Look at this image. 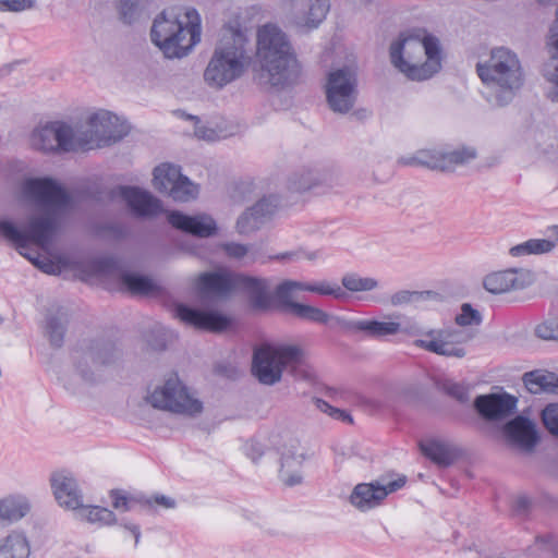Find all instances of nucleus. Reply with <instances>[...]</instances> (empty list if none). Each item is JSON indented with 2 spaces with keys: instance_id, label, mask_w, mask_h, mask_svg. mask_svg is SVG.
Returning <instances> with one entry per match:
<instances>
[{
  "instance_id": "obj_1",
  "label": "nucleus",
  "mask_w": 558,
  "mask_h": 558,
  "mask_svg": "<svg viewBox=\"0 0 558 558\" xmlns=\"http://www.w3.org/2000/svg\"><path fill=\"white\" fill-rule=\"evenodd\" d=\"M23 193L43 210V215L29 216L23 229H19L10 221L0 220V233L14 243L19 253L39 269L46 274H53L54 265L49 260H40L39 256L29 254L27 252L28 243L32 242L41 248H47L57 234L62 218L73 209V198L50 178L26 180L23 184Z\"/></svg>"
},
{
  "instance_id": "obj_2",
  "label": "nucleus",
  "mask_w": 558,
  "mask_h": 558,
  "mask_svg": "<svg viewBox=\"0 0 558 558\" xmlns=\"http://www.w3.org/2000/svg\"><path fill=\"white\" fill-rule=\"evenodd\" d=\"M476 73L484 85V98L493 107L511 104L524 84L519 56L505 46L492 48L488 58L477 62Z\"/></svg>"
},
{
  "instance_id": "obj_3",
  "label": "nucleus",
  "mask_w": 558,
  "mask_h": 558,
  "mask_svg": "<svg viewBox=\"0 0 558 558\" xmlns=\"http://www.w3.org/2000/svg\"><path fill=\"white\" fill-rule=\"evenodd\" d=\"M257 60L260 78L275 87H284L296 83L301 75V65L295 51L278 26L266 24L257 32Z\"/></svg>"
},
{
  "instance_id": "obj_4",
  "label": "nucleus",
  "mask_w": 558,
  "mask_h": 558,
  "mask_svg": "<svg viewBox=\"0 0 558 558\" xmlns=\"http://www.w3.org/2000/svg\"><path fill=\"white\" fill-rule=\"evenodd\" d=\"M196 10L165 9L153 21L150 40L167 59H182L201 41Z\"/></svg>"
},
{
  "instance_id": "obj_5",
  "label": "nucleus",
  "mask_w": 558,
  "mask_h": 558,
  "mask_svg": "<svg viewBox=\"0 0 558 558\" xmlns=\"http://www.w3.org/2000/svg\"><path fill=\"white\" fill-rule=\"evenodd\" d=\"M389 53L392 65L412 81L428 80L441 68L439 39L425 31L401 34Z\"/></svg>"
},
{
  "instance_id": "obj_6",
  "label": "nucleus",
  "mask_w": 558,
  "mask_h": 558,
  "mask_svg": "<svg viewBox=\"0 0 558 558\" xmlns=\"http://www.w3.org/2000/svg\"><path fill=\"white\" fill-rule=\"evenodd\" d=\"M247 44V37L240 28L228 26L222 29L204 71V80L210 87L221 89L246 72L252 62Z\"/></svg>"
},
{
  "instance_id": "obj_7",
  "label": "nucleus",
  "mask_w": 558,
  "mask_h": 558,
  "mask_svg": "<svg viewBox=\"0 0 558 558\" xmlns=\"http://www.w3.org/2000/svg\"><path fill=\"white\" fill-rule=\"evenodd\" d=\"M303 356L299 345L262 343L253 351L252 374L260 384L272 386L281 380L286 368L295 367Z\"/></svg>"
},
{
  "instance_id": "obj_8",
  "label": "nucleus",
  "mask_w": 558,
  "mask_h": 558,
  "mask_svg": "<svg viewBox=\"0 0 558 558\" xmlns=\"http://www.w3.org/2000/svg\"><path fill=\"white\" fill-rule=\"evenodd\" d=\"M147 402L156 409L189 417H195L203 412V402L190 392L177 374L156 386L147 396Z\"/></svg>"
},
{
  "instance_id": "obj_9",
  "label": "nucleus",
  "mask_w": 558,
  "mask_h": 558,
  "mask_svg": "<svg viewBox=\"0 0 558 558\" xmlns=\"http://www.w3.org/2000/svg\"><path fill=\"white\" fill-rule=\"evenodd\" d=\"M129 133V126L107 110L90 114L85 126L75 131L78 148L104 147L121 141Z\"/></svg>"
},
{
  "instance_id": "obj_10",
  "label": "nucleus",
  "mask_w": 558,
  "mask_h": 558,
  "mask_svg": "<svg viewBox=\"0 0 558 558\" xmlns=\"http://www.w3.org/2000/svg\"><path fill=\"white\" fill-rule=\"evenodd\" d=\"M401 331L409 336H425L426 339L414 341V344L421 349L438 355L458 359L465 356L466 351L462 345L472 338L471 333L457 328L423 331L417 324L401 326Z\"/></svg>"
},
{
  "instance_id": "obj_11",
  "label": "nucleus",
  "mask_w": 558,
  "mask_h": 558,
  "mask_svg": "<svg viewBox=\"0 0 558 558\" xmlns=\"http://www.w3.org/2000/svg\"><path fill=\"white\" fill-rule=\"evenodd\" d=\"M120 357V351L110 341L94 340L78 345L72 354L75 369L87 383L97 379L101 367L114 364Z\"/></svg>"
},
{
  "instance_id": "obj_12",
  "label": "nucleus",
  "mask_w": 558,
  "mask_h": 558,
  "mask_svg": "<svg viewBox=\"0 0 558 558\" xmlns=\"http://www.w3.org/2000/svg\"><path fill=\"white\" fill-rule=\"evenodd\" d=\"M31 146L39 151H73L77 142L75 131L64 122L54 121L36 128L29 137Z\"/></svg>"
},
{
  "instance_id": "obj_13",
  "label": "nucleus",
  "mask_w": 558,
  "mask_h": 558,
  "mask_svg": "<svg viewBox=\"0 0 558 558\" xmlns=\"http://www.w3.org/2000/svg\"><path fill=\"white\" fill-rule=\"evenodd\" d=\"M326 97L330 109L347 113L356 99V75L350 68L338 69L328 75Z\"/></svg>"
},
{
  "instance_id": "obj_14",
  "label": "nucleus",
  "mask_w": 558,
  "mask_h": 558,
  "mask_svg": "<svg viewBox=\"0 0 558 558\" xmlns=\"http://www.w3.org/2000/svg\"><path fill=\"white\" fill-rule=\"evenodd\" d=\"M476 157L477 153L475 148L463 146L452 150H421L414 157L403 159V163L423 166L442 172H451L458 167L469 165Z\"/></svg>"
},
{
  "instance_id": "obj_15",
  "label": "nucleus",
  "mask_w": 558,
  "mask_h": 558,
  "mask_svg": "<svg viewBox=\"0 0 558 558\" xmlns=\"http://www.w3.org/2000/svg\"><path fill=\"white\" fill-rule=\"evenodd\" d=\"M89 267L97 276L118 277L122 288L132 294L146 295L156 289L155 282L149 277L120 269L113 258L105 257L94 259Z\"/></svg>"
},
{
  "instance_id": "obj_16",
  "label": "nucleus",
  "mask_w": 558,
  "mask_h": 558,
  "mask_svg": "<svg viewBox=\"0 0 558 558\" xmlns=\"http://www.w3.org/2000/svg\"><path fill=\"white\" fill-rule=\"evenodd\" d=\"M279 454V478L289 487L302 483L301 468L306 459V449L293 437H287L277 446Z\"/></svg>"
},
{
  "instance_id": "obj_17",
  "label": "nucleus",
  "mask_w": 558,
  "mask_h": 558,
  "mask_svg": "<svg viewBox=\"0 0 558 558\" xmlns=\"http://www.w3.org/2000/svg\"><path fill=\"white\" fill-rule=\"evenodd\" d=\"M405 476L395 481L377 480L373 483L357 484L351 496V504L361 511L369 510L378 506L390 493L397 492L405 484Z\"/></svg>"
},
{
  "instance_id": "obj_18",
  "label": "nucleus",
  "mask_w": 558,
  "mask_h": 558,
  "mask_svg": "<svg viewBox=\"0 0 558 558\" xmlns=\"http://www.w3.org/2000/svg\"><path fill=\"white\" fill-rule=\"evenodd\" d=\"M291 22L299 27L316 28L329 11V0H288Z\"/></svg>"
},
{
  "instance_id": "obj_19",
  "label": "nucleus",
  "mask_w": 558,
  "mask_h": 558,
  "mask_svg": "<svg viewBox=\"0 0 558 558\" xmlns=\"http://www.w3.org/2000/svg\"><path fill=\"white\" fill-rule=\"evenodd\" d=\"M518 399L509 393L480 395L474 400L477 413L487 421H501L517 410Z\"/></svg>"
},
{
  "instance_id": "obj_20",
  "label": "nucleus",
  "mask_w": 558,
  "mask_h": 558,
  "mask_svg": "<svg viewBox=\"0 0 558 558\" xmlns=\"http://www.w3.org/2000/svg\"><path fill=\"white\" fill-rule=\"evenodd\" d=\"M235 282L236 289L246 293L254 310L266 311L271 306L272 287L269 279L238 274Z\"/></svg>"
},
{
  "instance_id": "obj_21",
  "label": "nucleus",
  "mask_w": 558,
  "mask_h": 558,
  "mask_svg": "<svg viewBox=\"0 0 558 558\" xmlns=\"http://www.w3.org/2000/svg\"><path fill=\"white\" fill-rule=\"evenodd\" d=\"M118 193L136 217H155L162 213L161 202L147 191L135 186H119Z\"/></svg>"
},
{
  "instance_id": "obj_22",
  "label": "nucleus",
  "mask_w": 558,
  "mask_h": 558,
  "mask_svg": "<svg viewBox=\"0 0 558 558\" xmlns=\"http://www.w3.org/2000/svg\"><path fill=\"white\" fill-rule=\"evenodd\" d=\"M175 312L183 323L198 329L222 331L230 325V319L217 312L201 311L182 304L178 305Z\"/></svg>"
},
{
  "instance_id": "obj_23",
  "label": "nucleus",
  "mask_w": 558,
  "mask_h": 558,
  "mask_svg": "<svg viewBox=\"0 0 558 558\" xmlns=\"http://www.w3.org/2000/svg\"><path fill=\"white\" fill-rule=\"evenodd\" d=\"M50 482L58 504L74 512L83 502V495L73 475L57 472L51 475Z\"/></svg>"
},
{
  "instance_id": "obj_24",
  "label": "nucleus",
  "mask_w": 558,
  "mask_h": 558,
  "mask_svg": "<svg viewBox=\"0 0 558 558\" xmlns=\"http://www.w3.org/2000/svg\"><path fill=\"white\" fill-rule=\"evenodd\" d=\"M504 432L510 444L525 451H532L538 441L535 424L524 416H517L509 421Z\"/></svg>"
},
{
  "instance_id": "obj_25",
  "label": "nucleus",
  "mask_w": 558,
  "mask_h": 558,
  "mask_svg": "<svg viewBox=\"0 0 558 558\" xmlns=\"http://www.w3.org/2000/svg\"><path fill=\"white\" fill-rule=\"evenodd\" d=\"M168 221L175 229L199 238H208L217 229L215 220L207 215L187 216L173 210L168 214Z\"/></svg>"
},
{
  "instance_id": "obj_26",
  "label": "nucleus",
  "mask_w": 558,
  "mask_h": 558,
  "mask_svg": "<svg viewBox=\"0 0 558 558\" xmlns=\"http://www.w3.org/2000/svg\"><path fill=\"white\" fill-rule=\"evenodd\" d=\"M221 248L223 250V252L226 253V255L229 258L236 259V260L245 259L244 265H251L256 262L264 264L267 262V259H271V258L278 259V260H292L298 256V254L294 252H286L283 254L267 257L263 253L262 246L245 245V244L235 243V242L223 243V244H221Z\"/></svg>"
},
{
  "instance_id": "obj_27",
  "label": "nucleus",
  "mask_w": 558,
  "mask_h": 558,
  "mask_svg": "<svg viewBox=\"0 0 558 558\" xmlns=\"http://www.w3.org/2000/svg\"><path fill=\"white\" fill-rule=\"evenodd\" d=\"M420 449L425 457L440 468L452 465L463 454L462 449L453 442L438 438L421 441Z\"/></svg>"
},
{
  "instance_id": "obj_28",
  "label": "nucleus",
  "mask_w": 558,
  "mask_h": 558,
  "mask_svg": "<svg viewBox=\"0 0 558 558\" xmlns=\"http://www.w3.org/2000/svg\"><path fill=\"white\" fill-rule=\"evenodd\" d=\"M277 205L271 198L264 197L243 213L236 221V230L241 234H247L258 230L264 222L275 213Z\"/></svg>"
},
{
  "instance_id": "obj_29",
  "label": "nucleus",
  "mask_w": 558,
  "mask_h": 558,
  "mask_svg": "<svg viewBox=\"0 0 558 558\" xmlns=\"http://www.w3.org/2000/svg\"><path fill=\"white\" fill-rule=\"evenodd\" d=\"M235 275L226 272H204L199 275L197 286L205 296L223 298L236 289Z\"/></svg>"
},
{
  "instance_id": "obj_30",
  "label": "nucleus",
  "mask_w": 558,
  "mask_h": 558,
  "mask_svg": "<svg viewBox=\"0 0 558 558\" xmlns=\"http://www.w3.org/2000/svg\"><path fill=\"white\" fill-rule=\"evenodd\" d=\"M484 288L494 294H501L512 290L523 289L525 280L523 272L517 269L496 271L487 275L483 281Z\"/></svg>"
},
{
  "instance_id": "obj_31",
  "label": "nucleus",
  "mask_w": 558,
  "mask_h": 558,
  "mask_svg": "<svg viewBox=\"0 0 558 558\" xmlns=\"http://www.w3.org/2000/svg\"><path fill=\"white\" fill-rule=\"evenodd\" d=\"M549 60L545 63L543 75L551 87L547 92V97L551 101H558V28L550 27L546 43Z\"/></svg>"
},
{
  "instance_id": "obj_32",
  "label": "nucleus",
  "mask_w": 558,
  "mask_h": 558,
  "mask_svg": "<svg viewBox=\"0 0 558 558\" xmlns=\"http://www.w3.org/2000/svg\"><path fill=\"white\" fill-rule=\"evenodd\" d=\"M344 327L353 332L363 331L372 338H384L401 332V324L398 322L350 320Z\"/></svg>"
},
{
  "instance_id": "obj_33",
  "label": "nucleus",
  "mask_w": 558,
  "mask_h": 558,
  "mask_svg": "<svg viewBox=\"0 0 558 558\" xmlns=\"http://www.w3.org/2000/svg\"><path fill=\"white\" fill-rule=\"evenodd\" d=\"M523 383L531 393L558 395V376L555 373L535 369L523 375Z\"/></svg>"
},
{
  "instance_id": "obj_34",
  "label": "nucleus",
  "mask_w": 558,
  "mask_h": 558,
  "mask_svg": "<svg viewBox=\"0 0 558 558\" xmlns=\"http://www.w3.org/2000/svg\"><path fill=\"white\" fill-rule=\"evenodd\" d=\"M31 544L25 533L12 531L0 538V558H28Z\"/></svg>"
},
{
  "instance_id": "obj_35",
  "label": "nucleus",
  "mask_w": 558,
  "mask_h": 558,
  "mask_svg": "<svg viewBox=\"0 0 558 558\" xmlns=\"http://www.w3.org/2000/svg\"><path fill=\"white\" fill-rule=\"evenodd\" d=\"M68 323V313L61 307L47 315L45 333L53 348L63 345Z\"/></svg>"
},
{
  "instance_id": "obj_36",
  "label": "nucleus",
  "mask_w": 558,
  "mask_h": 558,
  "mask_svg": "<svg viewBox=\"0 0 558 558\" xmlns=\"http://www.w3.org/2000/svg\"><path fill=\"white\" fill-rule=\"evenodd\" d=\"M74 517L80 521L97 524L99 526L113 525L117 523L116 514L108 508L84 505L83 502L74 511Z\"/></svg>"
},
{
  "instance_id": "obj_37",
  "label": "nucleus",
  "mask_w": 558,
  "mask_h": 558,
  "mask_svg": "<svg viewBox=\"0 0 558 558\" xmlns=\"http://www.w3.org/2000/svg\"><path fill=\"white\" fill-rule=\"evenodd\" d=\"M112 5L118 21L126 26L138 23L145 14L143 0H113Z\"/></svg>"
},
{
  "instance_id": "obj_38",
  "label": "nucleus",
  "mask_w": 558,
  "mask_h": 558,
  "mask_svg": "<svg viewBox=\"0 0 558 558\" xmlns=\"http://www.w3.org/2000/svg\"><path fill=\"white\" fill-rule=\"evenodd\" d=\"M181 168L171 163H162L155 168L153 183L156 190L169 194L172 185L181 178Z\"/></svg>"
},
{
  "instance_id": "obj_39",
  "label": "nucleus",
  "mask_w": 558,
  "mask_h": 558,
  "mask_svg": "<svg viewBox=\"0 0 558 558\" xmlns=\"http://www.w3.org/2000/svg\"><path fill=\"white\" fill-rule=\"evenodd\" d=\"M29 510L28 504L20 498L0 500V525L5 526L22 519Z\"/></svg>"
},
{
  "instance_id": "obj_40",
  "label": "nucleus",
  "mask_w": 558,
  "mask_h": 558,
  "mask_svg": "<svg viewBox=\"0 0 558 558\" xmlns=\"http://www.w3.org/2000/svg\"><path fill=\"white\" fill-rule=\"evenodd\" d=\"M556 243L546 239H530L519 243L509 250L512 257H523L529 255H542L551 252Z\"/></svg>"
},
{
  "instance_id": "obj_41",
  "label": "nucleus",
  "mask_w": 558,
  "mask_h": 558,
  "mask_svg": "<svg viewBox=\"0 0 558 558\" xmlns=\"http://www.w3.org/2000/svg\"><path fill=\"white\" fill-rule=\"evenodd\" d=\"M300 290L303 291V282L286 280L276 287L272 299L275 298L280 308L288 314L290 311L289 304L298 303L293 301V295L295 291Z\"/></svg>"
},
{
  "instance_id": "obj_42",
  "label": "nucleus",
  "mask_w": 558,
  "mask_h": 558,
  "mask_svg": "<svg viewBox=\"0 0 558 558\" xmlns=\"http://www.w3.org/2000/svg\"><path fill=\"white\" fill-rule=\"evenodd\" d=\"M290 311L288 312L289 315H292L296 318H300L302 320L318 323V324H327L329 320V315L324 312L323 310L306 305L302 303L296 304H289Z\"/></svg>"
},
{
  "instance_id": "obj_43",
  "label": "nucleus",
  "mask_w": 558,
  "mask_h": 558,
  "mask_svg": "<svg viewBox=\"0 0 558 558\" xmlns=\"http://www.w3.org/2000/svg\"><path fill=\"white\" fill-rule=\"evenodd\" d=\"M197 186L185 175L181 174L180 180L172 185L169 196L174 201L189 202L197 196Z\"/></svg>"
},
{
  "instance_id": "obj_44",
  "label": "nucleus",
  "mask_w": 558,
  "mask_h": 558,
  "mask_svg": "<svg viewBox=\"0 0 558 558\" xmlns=\"http://www.w3.org/2000/svg\"><path fill=\"white\" fill-rule=\"evenodd\" d=\"M289 182L292 191L304 192L318 186V177L316 175V170L305 169L295 172Z\"/></svg>"
},
{
  "instance_id": "obj_45",
  "label": "nucleus",
  "mask_w": 558,
  "mask_h": 558,
  "mask_svg": "<svg viewBox=\"0 0 558 558\" xmlns=\"http://www.w3.org/2000/svg\"><path fill=\"white\" fill-rule=\"evenodd\" d=\"M342 286L350 292L371 291L378 287V281L369 277H360L356 274H347L342 277Z\"/></svg>"
},
{
  "instance_id": "obj_46",
  "label": "nucleus",
  "mask_w": 558,
  "mask_h": 558,
  "mask_svg": "<svg viewBox=\"0 0 558 558\" xmlns=\"http://www.w3.org/2000/svg\"><path fill=\"white\" fill-rule=\"evenodd\" d=\"M303 291L315 292L322 295H331L337 300H342L347 296L345 291L340 286L328 281L303 283Z\"/></svg>"
},
{
  "instance_id": "obj_47",
  "label": "nucleus",
  "mask_w": 558,
  "mask_h": 558,
  "mask_svg": "<svg viewBox=\"0 0 558 558\" xmlns=\"http://www.w3.org/2000/svg\"><path fill=\"white\" fill-rule=\"evenodd\" d=\"M535 335L547 341H558V317H551L535 327Z\"/></svg>"
},
{
  "instance_id": "obj_48",
  "label": "nucleus",
  "mask_w": 558,
  "mask_h": 558,
  "mask_svg": "<svg viewBox=\"0 0 558 558\" xmlns=\"http://www.w3.org/2000/svg\"><path fill=\"white\" fill-rule=\"evenodd\" d=\"M459 326L480 325L482 323L481 313L474 310L469 303L461 306V313L454 318Z\"/></svg>"
},
{
  "instance_id": "obj_49",
  "label": "nucleus",
  "mask_w": 558,
  "mask_h": 558,
  "mask_svg": "<svg viewBox=\"0 0 558 558\" xmlns=\"http://www.w3.org/2000/svg\"><path fill=\"white\" fill-rule=\"evenodd\" d=\"M316 175L318 177V186L323 185L333 189L344 184L341 173L333 169L316 170Z\"/></svg>"
},
{
  "instance_id": "obj_50",
  "label": "nucleus",
  "mask_w": 558,
  "mask_h": 558,
  "mask_svg": "<svg viewBox=\"0 0 558 558\" xmlns=\"http://www.w3.org/2000/svg\"><path fill=\"white\" fill-rule=\"evenodd\" d=\"M313 402H314V404H315L317 410H319L323 413H327L332 418L339 420V421H342V422L352 423V417H351V415L349 413H347L343 410L333 408L327 401H325L323 399H319V398H315L313 400Z\"/></svg>"
},
{
  "instance_id": "obj_51",
  "label": "nucleus",
  "mask_w": 558,
  "mask_h": 558,
  "mask_svg": "<svg viewBox=\"0 0 558 558\" xmlns=\"http://www.w3.org/2000/svg\"><path fill=\"white\" fill-rule=\"evenodd\" d=\"M542 418L548 432L558 437V403L548 404L542 412Z\"/></svg>"
},
{
  "instance_id": "obj_52",
  "label": "nucleus",
  "mask_w": 558,
  "mask_h": 558,
  "mask_svg": "<svg viewBox=\"0 0 558 558\" xmlns=\"http://www.w3.org/2000/svg\"><path fill=\"white\" fill-rule=\"evenodd\" d=\"M425 294L428 295L429 292L401 290L391 295L390 303L395 306L403 305L414 301L422 300Z\"/></svg>"
},
{
  "instance_id": "obj_53",
  "label": "nucleus",
  "mask_w": 558,
  "mask_h": 558,
  "mask_svg": "<svg viewBox=\"0 0 558 558\" xmlns=\"http://www.w3.org/2000/svg\"><path fill=\"white\" fill-rule=\"evenodd\" d=\"M444 390L461 403H466L470 400L469 387L462 384L447 381L444 384Z\"/></svg>"
},
{
  "instance_id": "obj_54",
  "label": "nucleus",
  "mask_w": 558,
  "mask_h": 558,
  "mask_svg": "<svg viewBox=\"0 0 558 558\" xmlns=\"http://www.w3.org/2000/svg\"><path fill=\"white\" fill-rule=\"evenodd\" d=\"M36 0H0V11L22 12L35 8Z\"/></svg>"
},
{
  "instance_id": "obj_55",
  "label": "nucleus",
  "mask_w": 558,
  "mask_h": 558,
  "mask_svg": "<svg viewBox=\"0 0 558 558\" xmlns=\"http://www.w3.org/2000/svg\"><path fill=\"white\" fill-rule=\"evenodd\" d=\"M110 497L112 499V506L114 509L122 510V511H130L133 509L134 504L137 501L135 498H131L122 494L120 490H111ZM142 499H138V502H141Z\"/></svg>"
},
{
  "instance_id": "obj_56",
  "label": "nucleus",
  "mask_w": 558,
  "mask_h": 558,
  "mask_svg": "<svg viewBox=\"0 0 558 558\" xmlns=\"http://www.w3.org/2000/svg\"><path fill=\"white\" fill-rule=\"evenodd\" d=\"M186 118L196 121L194 134L197 138L204 140L207 142H215L216 140H218L219 136L215 130L207 128L205 125L198 124L199 119L197 117L189 114V116H186Z\"/></svg>"
},
{
  "instance_id": "obj_57",
  "label": "nucleus",
  "mask_w": 558,
  "mask_h": 558,
  "mask_svg": "<svg viewBox=\"0 0 558 558\" xmlns=\"http://www.w3.org/2000/svg\"><path fill=\"white\" fill-rule=\"evenodd\" d=\"M141 504L146 505L148 507H153V505L155 504L165 509H172L177 505V502L173 498L165 496V495H155L151 498L142 500Z\"/></svg>"
},
{
  "instance_id": "obj_58",
  "label": "nucleus",
  "mask_w": 558,
  "mask_h": 558,
  "mask_svg": "<svg viewBox=\"0 0 558 558\" xmlns=\"http://www.w3.org/2000/svg\"><path fill=\"white\" fill-rule=\"evenodd\" d=\"M121 525H123L124 529L129 530L134 535L135 544H137L141 537L140 526L129 522H123Z\"/></svg>"
},
{
  "instance_id": "obj_59",
  "label": "nucleus",
  "mask_w": 558,
  "mask_h": 558,
  "mask_svg": "<svg viewBox=\"0 0 558 558\" xmlns=\"http://www.w3.org/2000/svg\"><path fill=\"white\" fill-rule=\"evenodd\" d=\"M549 537L548 536H537L536 537V544H547Z\"/></svg>"
},
{
  "instance_id": "obj_60",
  "label": "nucleus",
  "mask_w": 558,
  "mask_h": 558,
  "mask_svg": "<svg viewBox=\"0 0 558 558\" xmlns=\"http://www.w3.org/2000/svg\"><path fill=\"white\" fill-rule=\"evenodd\" d=\"M520 507L525 508L527 505V500L525 498H521L518 500Z\"/></svg>"
},
{
  "instance_id": "obj_61",
  "label": "nucleus",
  "mask_w": 558,
  "mask_h": 558,
  "mask_svg": "<svg viewBox=\"0 0 558 558\" xmlns=\"http://www.w3.org/2000/svg\"><path fill=\"white\" fill-rule=\"evenodd\" d=\"M317 257V253H311L306 256L308 259H315Z\"/></svg>"
},
{
  "instance_id": "obj_62",
  "label": "nucleus",
  "mask_w": 558,
  "mask_h": 558,
  "mask_svg": "<svg viewBox=\"0 0 558 558\" xmlns=\"http://www.w3.org/2000/svg\"><path fill=\"white\" fill-rule=\"evenodd\" d=\"M553 229L556 238L558 239V226H555Z\"/></svg>"
}]
</instances>
